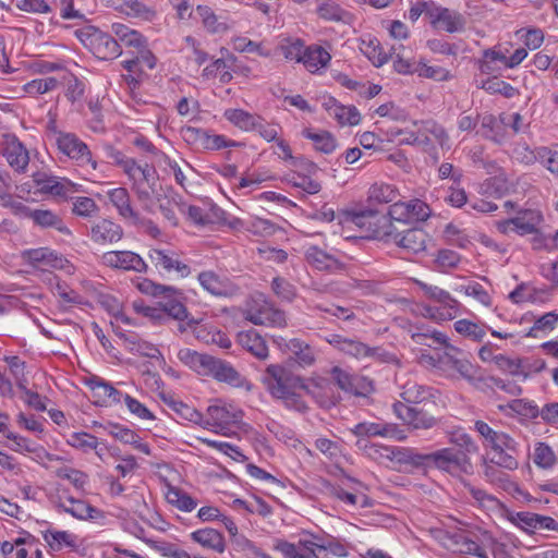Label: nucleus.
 Returning <instances> with one entry per match:
<instances>
[{
    "label": "nucleus",
    "instance_id": "obj_1",
    "mask_svg": "<svg viewBox=\"0 0 558 558\" xmlns=\"http://www.w3.org/2000/svg\"><path fill=\"white\" fill-rule=\"evenodd\" d=\"M268 392L281 400L287 408L305 412L307 404L304 395H312L304 379L280 364H270L266 367L262 378Z\"/></svg>",
    "mask_w": 558,
    "mask_h": 558
},
{
    "label": "nucleus",
    "instance_id": "obj_2",
    "mask_svg": "<svg viewBox=\"0 0 558 558\" xmlns=\"http://www.w3.org/2000/svg\"><path fill=\"white\" fill-rule=\"evenodd\" d=\"M125 174L137 201L145 210L153 213L156 201H159V175L155 167L135 160Z\"/></svg>",
    "mask_w": 558,
    "mask_h": 558
},
{
    "label": "nucleus",
    "instance_id": "obj_3",
    "mask_svg": "<svg viewBox=\"0 0 558 558\" xmlns=\"http://www.w3.org/2000/svg\"><path fill=\"white\" fill-rule=\"evenodd\" d=\"M75 36L99 59L110 60L121 54L118 41L95 26L78 28L75 31Z\"/></svg>",
    "mask_w": 558,
    "mask_h": 558
},
{
    "label": "nucleus",
    "instance_id": "obj_4",
    "mask_svg": "<svg viewBox=\"0 0 558 558\" xmlns=\"http://www.w3.org/2000/svg\"><path fill=\"white\" fill-rule=\"evenodd\" d=\"M243 315L246 320L254 325L286 326L284 313L276 308L263 294H256L250 299Z\"/></svg>",
    "mask_w": 558,
    "mask_h": 558
},
{
    "label": "nucleus",
    "instance_id": "obj_5",
    "mask_svg": "<svg viewBox=\"0 0 558 558\" xmlns=\"http://www.w3.org/2000/svg\"><path fill=\"white\" fill-rule=\"evenodd\" d=\"M243 412L232 404H214L207 408L204 428L223 436L230 435V428L241 423Z\"/></svg>",
    "mask_w": 558,
    "mask_h": 558
},
{
    "label": "nucleus",
    "instance_id": "obj_6",
    "mask_svg": "<svg viewBox=\"0 0 558 558\" xmlns=\"http://www.w3.org/2000/svg\"><path fill=\"white\" fill-rule=\"evenodd\" d=\"M147 257L160 274L178 278H186L191 274L190 266L181 259L180 253L170 247H151Z\"/></svg>",
    "mask_w": 558,
    "mask_h": 558
},
{
    "label": "nucleus",
    "instance_id": "obj_7",
    "mask_svg": "<svg viewBox=\"0 0 558 558\" xmlns=\"http://www.w3.org/2000/svg\"><path fill=\"white\" fill-rule=\"evenodd\" d=\"M379 213L375 210L361 211H339L337 216L339 230L335 229L333 233H338L345 239L355 236L351 233L354 227L362 231L371 232L374 235V229L377 226Z\"/></svg>",
    "mask_w": 558,
    "mask_h": 558
},
{
    "label": "nucleus",
    "instance_id": "obj_8",
    "mask_svg": "<svg viewBox=\"0 0 558 558\" xmlns=\"http://www.w3.org/2000/svg\"><path fill=\"white\" fill-rule=\"evenodd\" d=\"M327 341L344 354L351 355L355 359L373 357L381 362H395L396 356L385 352L380 348H369L354 339L344 338L340 335H331Z\"/></svg>",
    "mask_w": 558,
    "mask_h": 558
},
{
    "label": "nucleus",
    "instance_id": "obj_9",
    "mask_svg": "<svg viewBox=\"0 0 558 558\" xmlns=\"http://www.w3.org/2000/svg\"><path fill=\"white\" fill-rule=\"evenodd\" d=\"M395 414L414 429H430L438 420L424 405L410 407L401 401L393 404Z\"/></svg>",
    "mask_w": 558,
    "mask_h": 558
},
{
    "label": "nucleus",
    "instance_id": "obj_10",
    "mask_svg": "<svg viewBox=\"0 0 558 558\" xmlns=\"http://www.w3.org/2000/svg\"><path fill=\"white\" fill-rule=\"evenodd\" d=\"M2 155L9 166L19 173H24L29 163V153L22 142L13 134L3 136Z\"/></svg>",
    "mask_w": 558,
    "mask_h": 558
},
{
    "label": "nucleus",
    "instance_id": "obj_11",
    "mask_svg": "<svg viewBox=\"0 0 558 558\" xmlns=\"http://www.w3.org/2000/svg\"><path fill=\"white\" fill-rule=\"evenodd\" d=\"M56 145L58 149L69 158L76 160L81 165H90L93 169H96L97 163L92 159V154L87 145L75 134L64 133L63 135H59Z\"/></svg>",
    "mask_w": 558,
    "mask_h": 558
},
{
    "label": "nucleus",
    "instance_id": "obj_12",
    "mask_svg": "<svg viewBox=\"0 0 558 558\" xmlns=\"http://www.w3.org/2000/svg\"><path fill=\"white\" fill-rule=\"evenodd\" d=\"M101 262L108 267L125 271L146 272L148 269L146 262L138 254L131 251L106 252L101 256Z\"/></svg>",
    "mask_w": 558,
    "mask_h": 558
},
{
    "label": "nucleus",
    "instance_id": "obj_13",
    "mask_svg": "<svg viewBox=\"0 0 558 558\" xmlns=\"http://www.w3.org/2000/svg\"><path fill=\"white\" fill-rule=\"evenodd\" d=\"M429 461L436 468L449 471L457 468L464 473L472 471V463L466 454L456 452L452 448H444L429 453Z\"/></svg>",
    "mask_w": 558,
    "mask_h": 558
},
{
    "label": "nucleus",
    "instance_id": "obj_14",
    "mask_svg": "<svg viewBox=\"0 0 558 558\" xmlns=\"http://www.w3.org/2000/svg\"><path fill=\"white\" fill-rule=\"evenodd\" d=\"M23 213L29 218L36 226L43 229H53L61 234L71 235L70 229L65 226L62 218L50 209H31L20 204Z\"/></svg>",
    "mask_w": 558,
    "mask_h": 558
},
{
    "label": "nucleus",
    "instance_id": "obj_15",
    "mask_svg": "<svg viewBox=\"0 0 558 558\" xmlns=\"http://www.w3.org/2000/svg\"><path fill=\"white\" fill-rule=\"evenodd\" d=\"M474 428L484 438L485 445L489 446L492 450H515L517 442L512 437L504 432L493 429L484 421H476Z\"/></svg>",
    "mask_w": 558,
    "mask_h": 558
},
{
    "label": "nucleus",
    "instance_id": "obj_16",
    "mask_svg": "<svg viewBox=\"0 0 558 558\" xmlns=\"http://www.w3.org/2000/svg\"><path fill=\"white\" fill-rule=\"evenodd\" d=\"M281 349L291 353L295 363L302 367H307L314 364L316 357L315 352L310 344L304 341L293 338L287 340L284 338H276L274 340Z\"/></svg>",
    "mask_w": 558,
    "mask_h": 558
},
{
    "label": "nucleus",
    "instance_id": "obj_17",
    "mask_svg": "<svg viewBox=\"0 0 558 558\" xmlns=\"http://www.w3.org/2000/svg\"><path fill=\"white\" fill-rule=\"evenodd\" d=\"M179 360L202 376H211L217 357L184 348L178 352Z\"/></svg>",
    "mask_w": 558,
    "mask_h": 558
},
{
    "label": "nucleus",
    "instance_id": "obj_18",
    "mask_svg": "<svg viewBox=\"0 0 558 558\" xmlns=\"http://www.w3.org/2000/svg\"><path fill=\"white\" fill-rule=\"evenodd\" d=\"M123 236V229L118 223L101 219L90 229V238L97 244H113L119 242Z\"/></svg>",
    "mask_w": 558,
    "mask_h": 558
},
{
    "label": "nucleus",
    "instance_id": "obj_19",
    "mask_svg": "<svg viewBox=\"0 0 558 558\" xmlns=\"http://www.w3.org/2000/svg\"><path fill=\"white\" fill-rule=\"evenodd\" d=\"M351 432L359 437L381 436L396 438L398 440L404 438L402 433L392 424L363 422L356 424Z\"/></svg>",
    "mask_w": 558,
    "mask_h": 558
},
{
    "label": "nucleus",
    "instance_id": "obj_20",
    "mask_svg": "<svg viewBox=\"0 0 558 558\" xmlns=\"http://www.w3.org/2000/svg\"><path fill=\"white\" fill-rule=\"evenodd\" d=\"M400 396H401L402 400L404 401L403 403H405L410 407H418V405L427 407V404H429V403H433V404L435 403L432 400V398H433L432 389L426 386L418 385L417 383H414V381H408L403 386L402 392Z\"/></svg>",
    "mask_w": 558,
    "mask_h": 558
},
{
    "label": "nucleus",
    "instance_id": "obj_21",
    "mask_svg": "<svg viewBox=\"0 0 558 558\" xmlns=\"http://www.w3.org/2000/svg\"><path fill=\"white\" fill-rule=\"evenodd\" d=\"M58 87V80L52 76L36 78L23 85L21 89L12 88L4 89L8 93V98L20 97L21 94H27L29 96H38L51 92Z\"/></svg>",
    "mask_w": 558,
    "mask_h": 558
},
{
    "label": "nucleus",
    "instance_id": "obj_22",
    "mask_svg": "<svg viewBox=\"0 0 558 558\" xmlns=\"http://www.w3.org/2000/svg\"><path fill=\"white\" fill-rule=\"evenodd\" d=\"M211 377L218 381L229 384L236 388H251V385L245 377H243L230 363L220 359H218L215 364Z\"/></svg>",
    "mask_w": 558,
    "mask_h": 558
},
{
    "label": "nucleus",
    "instance_id": "obj_23",
    "mask_svg": "<svg viewBox=\"0 0 558 558\" xmlns=\"http://www.w3.org/2000/svg\"><path fill=\"white\" fill-rule=\"evenodd\" d=\"M306 262L318 270L336 271L342 269L343 265L332 255L318 246H310L305 253Z\"/></svg>",
    "mask_w": 558,
    "mask_h": 558
},
{
    "label": "nucleus",
    "instance_id": "obj_24",
    "mask_svg": "<svg viewBox=\"0 0 558 558\" xmlns=\"http://www.w3.org/2000/svg\"><path fill=\"white\" fill-rule=\"evenodd\" d=\"M428 234L420 228H410L402 230L397 241V245L409 253H420L426 248Z\"/></svg>",
    "mask_w": 558,
    "mask_h": 558
},
{
    "label": "nucleus",
    "instance_id": "obj_25",
    "mask_svg": "<svg viewBox=\"0 0 558 558\" xmlns=\"http://www.w3.org/2000/svg\"><path fill=\"white\" fill-rule=\"evenodd\" d=\"M239 343L259 360H266L269 355L268 347L264 338L254 329L242 331L238 335Z\"/></svg>",
    "mask_w": 558,
    "mask_h": 558
},
{
    "label": "nucleus",
    "instance_id": "obj_26",
    "mask_svg": "<svg viewBox=\"0 0 558 558\" xmlns=\"http://www.w3.org/2000/svg\"><path fill=\"white\" fill-rule=\"evenodd\" d=\"M415 282L423 291L424 295H426L432 301L439 303L442 310L454 312V314L457 313L459 302L453 299L448 291L421 280H416Z\"/></svg>",
    "mask_w": 558,
    "mask_h": 558
},
{
    "label": "nucleus",
    "instance_id": "obj_27",
    "mask_svg": "<svg viewBox=\"0 0 558 558\" xmlns=\"http://www.w3.org/2000/svg\"><path fill=\"white\" fill-rule=\"evenodd\" d=\"M331 60L330 53L320 46H310L304 49L301 62L311 73H317L328 65Z\"/></svg>",
    "mask_w": 558,
    "mask_h": 558
},
{
    "label": "nucleus",
    "instance_id": "obj_28",
    "mask_svg": "<svg viewBox=\"0 0 558 558\" xmlns=\"http://www.w3.org/2000/svg\"><path fill=\"white\" fill-rule=\"evenodd\" d=\"M515 233L520 235L533 234L543 220L541 213L532 209L519 210L515 217H512Z\"/></svg>",
    "mask_w": 558,
    "mask_h": 558
},
{
    "label": "nucleus",
    "instance_id": "obj_29",
    "mask_svg": "<svg viewBox=\"0 0 558 558\" xmlns=\"http://www.w3.org/2000/svg\"><path fill=\"white\" fill-rule=\"evenodd\" d=\"M315 541L300 539L298 543H289L286 541L278 542V549L284 558H314Z\"/></svg>",
    "mask_w": 558,
    "mask_h": 558
},
{
    "label": "nucleus",
    "instance_id": "obj_30",
    "mask_svg": "<svg viewBox=\"0 0 558 558\" xmlns=\"http://www.w3.org/2000/svg\"><path fill=\"white\" fill-rule=\"evenodd\" d=\"M223 117L235 128L244 132H252L260 124V117L243 109H227Z\"/></svg>",
    "mask_w": 558,
    "mask_h": 558
},
{
    "label": "nucleus",
    "instance_id": "obj_31",
    "mask_svg": "<svg viewBox=\"0 0 558 558\" xmlns=\"http://www.w3.org/2000/svg\"><path fill=\"white\" fill-rule=\"evenodd\" d=\"M59 505L65 512L77 519H93L95 518V513L98 512L97 509L89 504L68 495L59 496Z\"/></svg>",
    "mask_w": 558,
    "mask_h": 558
},
{
    "label": "nucleus",
    "instance_id": "obj_32",
    "mask_svg": "<svg viewBox=\"0 0 558 558\" xmlns=\"http://www.w3.org/2000/svg\"><path fill=\"white\" fill-rule=\"evenodd\" d=\"M302 135L312 141L315 150L323 154H331L338 146L336 137L328 131L305 129Z\"/></svg>",
    "mask_w": 558,
    "mask_h": 558
},
{
    "label": "nucleus",
    "instance_id": "obj_33",
    "mask_svg": "<svg viewBox=\"0 0 558 558\" xmlns=\"http://www.w3.org/2000/svg\"><path fill=\"white\" fill-rule=\"evenodd\" d=\"M191 537L203 547L223 553L226 548L223 536L215 529H202L193 532Z\"/></svg>",
    "mask_w": 558,
    "mask_h": 558
},
{
    "label": "nucleus",
    "instance_id": "obj_34",
    "mask_svg": "<svg viewBox=\"0 0 558 558\" xmlns=\"http://www.w3.org/2000/svg\"><path fill=\"white\" fill-rule=\"evenodd\" d=\"M481 134L496 143H500L504 138V125L507 124L506 118L498 120L493 114H484L481 117Z\"/></svg>",
    "mask_w": 558,
    "mask_h": 558
},
{
    "label": "nucleus",
    "instance_id": "obj_35",
    "mask_svg": "<svg viewBox=\"0 0 558 558\" xmlns=\"http://www.w3.org/2000/svg\"><path fill=\"white\" fill-rule=\"evenodd\" d=\"M108 197L119 214L124 218H137L131 206L130 194L125 187H116L108 191Z\"/></svg>",
    "mask_w": 558,
    "mask_h": 558
},
{
    "label": "nucleus",
    "instance_id": "obj_36",
    "mask_svg": "<svg viewBox=\"0 0 558 558\" xmlns=\"http://www.w3.org/2000/svg\"><path fill=\"white\" fill-rule=\"evenodd\" d=\"M400 233H402V230L399 229L391 218L379 214L377 226L374 229V238L396 244Z\"/></svg>",
    "mask_w": 558,
    "mask_h": 558
},
{
    "label": "nucleus",
    "instance_id": "obj_37",
    "mask_svg": "<svg viewBox=\"0 0 558 558\" xmlns=\"http://www.w3.org/2000/svg\"><path fill=\"white\" fill-rule=\"evenodd\" d=\"M437 28L448 33L461 32L464 28V19L461 14L452 12L448 9H442L434 20Z\"/></svg>",
    "mask_w": 558,
    "mask_h": 558
},
{
    "label": "nucleus",
    "instance_id": "obj_38",
    "mask_svg": "<svg viewBox=\"0 0 558 558\" xmlns=\"http://www.w3.org/2000/svg\"><path fill=\"white\" fill-rule=\"evenodd\" d=\"M441 349L444 350L439 351L438 371L445 373L448 377H454L452 369L462 353L458 348L451 345L448 339L446 343L438 347V350Z\"/></svg>",
    "mask_w": 558,
    "mask_h": 558
},
{
    "label": "nucleus",
    "instance_id": "obj_39",
    "mask_svg": "<svg viewBox=\"0 0 558 558\" xmlns=\"http://www.w3.org/2000/svg\"><path fill=\"white\" fill-rule=\"evenodd\" d=\"M196 14L199 16L204 28L211 34L223 33L229 28L228 24L220 21L219 16L207 5H197Z\"/></svg>",
    "mask_w": 558,
    "mask_h": 558
},
{
    "label": "nucleus",
    "instance_id": "obj_40",
    "mask_svg": "<svg viewBox=\"0 0 558 558\" xmlns=\"http://www.w3.org/2000/svg\"><path fill=\"white\" fill-rule=\"evenodd\" d=\"M411 313L430 319L435 323H441L454 318V312L445 311L441 307L430 306L424 303H416L412 306Z\"/></svg>",
    "mask_w": 558,
    "mask_h": 558
},
{
    "label": "nucleus",
    "instance_id": "obj_41",
    "mask_svg": "<svg viewBox=\"0 0 558 558\" xmlns=\"http://www.w3.org/2000/svg\"><path fill=\"white\" fill-rule=\"evenodd\" d=\"M22 258L34 266H56L59 258L47 247L32 248L22 252Z\"/></svg>",
    "mask_w": 558,
    "mask_h": 558
},
{
    "label": "nucleus",
    "instance_id": "obj_42",
    "mask_svg": "<svg viewBox=\"0 0 558 558\" xmlns=\"http://www.w3.org/2000/svg\"><path fill=\"white\" fill-rule=\"evenodd\" d=\"M329 492L332 497L350 506L359 505L361 508H367L373 504L372 499L367 495L359 494L357 492H347L340 486H331Z\"/></svg>",
    "mask_w": 558,
    "mask_h": 558
},
{
    "label": "nucleus",
    "instance_id": "obj_43",
    "mask_svg": "<svg viewBox=\"0 0 558 558\" xmlns=\"http://www.w3.org/2000/svg\"><path fill=\"white\" fill-rule=\"evenodd\" d=\"M166 499L169 504L182 511H192L196 508L197 502L186 493L174 486H168Z\"/></svg>",
    "mask_w": 558,
    "mask_h": 558
},
{
    "label": "nucleus",
    "instance_id": "obj_44",
    "mask_svg": "<svg viewBox=\"0 0 558 558\" xmlns=\"http://www.w3.org/2000/svg\"><path fill=\"white\" fill-rule=\"evenodd\" d=\"M483 473L487 482L508 490L513 486L509 475L498 469V466L486 459H483Z\"/></svg>",
    "mask_w": 558,
    "mask_h": 558
},
{
    "label": "nucleus",
    "instance_id": "obj_45",
    "mask_svg": "<svg viewBox=\"0 0 558 558\" xmlns=\"http://www.w3.org/2000/svg\"><path fill=\"white\" fill-rule=\"evenodd\" d=\"M464 488L469 492V494L473 497L478 507H482L486 510H498L500 507V501L493 495L488 494L486 490L477 488L471 485L469 482H463Z\"/></svg>",
    "mask_w": 558,
    "mask_h": 558
},
{
    "label": "nucleus",
    "instance_id": "obj_46",
    "mask_svg": "<svg viewBox=\"0 0 558 558\" xmlns=\"http://www.w3.org/2000/svg\"><path fill=\"white\" fill-rule=\"evenodd\" d=\"M454 329L458 333L474 341H482L486 336V326L484 324H477L469 319L457 320Z\"/></svg>",
    "mask_w": 558,
    "mask_h": 558
},
{
    "label": "nucleus",
    "instance_id": "obj_47",
    "mask_svg": "<svg viewBox=\"0 0 558 558\" xmlns=\"http://www.w3.org/2000/svg\"><path fill=\"white\" fill-rule=\"evenodd\" d=\"M414 72L421 77L430 78L438 82H444L451 78L449 70L438 65H428L423 60L415 64Z\"/></svg>",
    "mask_w": 558,
    "mask_h": 558
},
{
    "label": "nucleus",
    "instance_id": "obj_48",
    "mask_svg": "<svg viewBox=\"0 0 558 558\" xmlns=\"http://www.w3.org/2000/svg\"><path fill=\"white\" fill-rule=\"evenodd\" d=\"M314 558H345L349 553L347 547L339 542L319 544L315 542Z\"/></svg>",
    "mask_w": 558,
    "mask_h": 558
},
{
    "label": "nucleus",
    "instance_id": "obj_49",
    "mask_svg": "<svg viewBox=\"0 0 558 558\" xmlns=\"http://www.w3.org/2000/svg\"><path fill=\"white\" fill-rule=\"evenodd\" d=\"M287 60L301 62L304 43L299 38H284L277 48Z\"/></svg>",
    "mask_w": 558,
    "mask_h": 558
},
{
    "label": "nucleus",
    "instance_id": "obj_50",
    "mask_svg": "<svg viewBox=\"0 0 558 558\" xmlns=\"http://www.w3.org/2000/svg\"><path fill=\"white\" fill-rule=\"evenodd\" d=\"M116 35L119 39L129 47L143 48L146 46V40L137 31L131 29L123 24H116L113 26Z\"/></svg>",
    "mask_w": 558,
    "mask_h": 558
},
{
    "label": "nucleus",
    "instance_id": "obj_51",
    "mask_svg": "<svg viewBox=\"0 0 558 558\" xmlns=\"http://www.w3.org/2000/svg\"><path fill=\"white\" fill-rule=\"evenodd\" d=\"M317 14L324 20L335 22L347 21L349 17V13L331 0L322 2L317 8Z\"/></svg>",
    "mask_w": 558,
    "mask_h": 558
},
{
    "label": "nucleus",
    "instance_id": "obj_52",
    "mask_svg": "<svg viewBox=\"0 0 558 558\" xmlns=\"http://www.w3.org/2000/svg\"><path fill=\"white\" fill-rule=\"evenodd\" d=\"M45 541L52 550H60L63 546L74 547L75 536L66 531H48L44 534Z\"/></svg>",
    "mask_w": 558,
    "mask_h": 558
},
{
    "label": "nucleus",
    "instance_id": "obj_53",
    "mask_svg": "<svg viewBox=\"0 0 558 558\" xmlns=\"http://www.w3.org/2000/svg\"><path fill=\"white\" fill-rule=\"evenodd\" d=\"M330 117L341 125H357L361 121V114L355 107L341 104L333 108V113Z\"/></svg>",
    "mask_w": 558,
    "mask_h": 558
},
{
    "label": "nucleus",
    "instance_id": "obj_54",
    "mask_svg": "<svg viewBox=\"0 0 558 558\" xmlns=\"http://www.w3.org/2000/svg\"><path fill=\"white\" fill-rule=\"evenodd\" d=\"M397 197L398 191L390 184H375L369 190V199L380 204L395 203Z\"/></svg>",
    "mask_w": 558,
    "mask_h": 558
},
{
    "label": "nucleus",
    "instance_id": "obj_55",
    "mask_svg": "<svg viewBox=\"0 0 558 558\" xmlns=\"http://www.w3.org/2000/svg\"><path fill=\"white\" fill-rule=\"evenodd\" d=\"M533 462L542 469H550L556 463V456L548 445L537 442L533 452Z\"/></svg>",
    "mask_w": 558,
    "mask_h": 558
},
{
    "label": "nucleus",
    "instance_id": "obj_56",
    "mask_svg": "<svg viewBox=\"0 0 558 558\" xmlns=\"http://www.w3.org/2000/svg\"><path fill=\"white\" fill-rule=\"evenodd\" d=\"M558 323V315L554 312H548L541 316L534 325L530 328L526 336L536 338L541 332L546 333L556 327Z\"/></svg>",
    "mask_w": 558,
    "mask_h": 558
},
{
    "label": "nucleus",
    "instance_id": "obj_57",
    "mask_svg": "<svg viewBox=\"0 0 558 558\" xmlns=\"http://www.w3.org/2000/svg\"><path fill=\"white\" fill-rule=\"evenodd\" d=\"M494 365L501 372H505L512 376L522 375L524 378L526 377L521 361L518 359H511L504 354H497L496 357L494 359Z\"/></svg>",
    "mask_w": 558,
    "mask_h": 558
},
{
    "label": "nucleus",
    "instance_id": "obj_58",
    "mask_svg": "<svg viewBox=\"0 0 558 558\" xmlns=\"http://www.w3.org/2000/svg\"><path fill=\"white\" fill-rule=\"evenodd\" d=\"M411 339L421 345H427L438 350V347L446 343L447 336L440 331H433L432 333H423L420 330L411 332Z\"/></svg>",
    "mask_w": 558,
    "mask_h": 558
},
{
    "label": "nucleus",
    "instance_id": "obj_59",
    "mask_svg": "<svg viewBox=\"0 0 558 558\" xmlns=\"http://www.w3.org/2000/svg\"><path fill=\"white\" fill-rule=\"evenodd\" d=\"M452 374H458L461 378L465 379L472 385H475L476 381L481 379L477 366L473 365L469 360L464 357H459V360L456 362Z\"/></svg>",
    "mask_w": 558,
    "mask_h": 558
},
{
    "label": "nucleus",
    "instance_id": "obj_60",
    "mask_svg": "<svg viewBox=\"0 0 558 558\" xmlns=\"http://www.w3.org/2000/svg\"><path fill=\"white\" fill-rule=\"evenodd\" d=\"M449 435V441L463 450L461 454L468 456V453H476L478 451V446L463 429H454Z\"/></svg>",
    "mask_w": 558,
    "mask_h": 558
},
{
    "label": "nucleus",
    "instance_id": "obj_61",
    "mask_svg": "<svg viewBox=\"0 0 558 558\" xmlns=\"http://www.w3.org/2000/svg\"><path fill=\"white\" fill-rule=\"evenodd\" d=\"M57 476L68 480L76 489L83 490L88 483V475L80 470L69 466L57 470Z\"/></svg>",
    "mask_w": 558,
    "mask_h": 558
},
{
    "label": "nucleus",
    "instance_id": "obj_62",
    "mask_svg": "<svg viewBox=\"0 0 558 558\" xmlns=\"http://www.w3.org/2000/svg\"><path fill=\"white\" fill-rule=\"evenodd\" d=\"M201 286L214 295L226 293V287L219 277L213 271H203L198 275Z\"/></svg>",
    "mask_w": 558,
    "mask_h": 558
},
{
    "label": "nucleus",
    "instance_id": "obj_63",
    "mask_svg": "<svg viewBox=\"0 0 558 558\" xmlns=\"http://www.w3.org/2000/svg\"><path fill=\"white\" fill-rule=\"evenodd\" d=\"M122 8L126 14L150 21L155 16V11L140 0H122Z\"/></svg>",
    "mask_w": 558,
    "mask_h": 558
},
{
    "label": "nucleus",
    "instance_id": "obj_64",
    "mask_svg": "<svg viewBox=\"0 0 558 558\" xmlns=\"http://www.w3.org/2000/svg\"><path fill=\"white\" fill-rule=\"evenodd\" d=\"M66 441L70 446L85 452L97 447V438L85 432L71 434Z\"/></svg>",
    "mask_w": 558,
    "mask_h": 558
}]
</instances>
